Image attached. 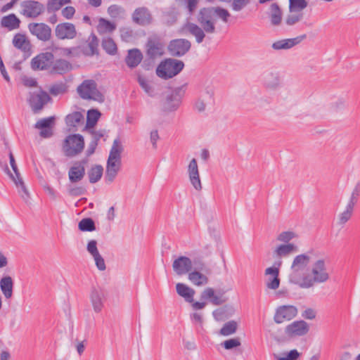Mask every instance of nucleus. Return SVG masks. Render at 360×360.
<instances>
[{
    "label": "nucleus",
    "mask_w": 360,
    "mask_h": 360,
    "mask_svg": "<svg viewBox=\"0 0 360 360\" xmlns=\"http://www.w3.org/2000/svg\"><path fill=\"white\" fill-rule=\"evenodd\" d=\"M329 278L325 260L320 259L312 264L311 274H307L302 276V282L300 284V287L309 288L313 287L315 283L326 282Z\"/></svg>",
    "instance_id": "nucleus-1"
},
{
    "label": "nucleus",
    "mask_w": 360,
    "mask_h": 360,
    "mask_svg": "<svg viewBox=\"0 0 360 360\" xmlns=\"http://www.w3.org/2000/svg\"><path fill=\"white\" fill-rule=\"evenodd\" d=\"M311 255V252H308L295 257L290 266L291 272L289 275L290 283L300 286V284L302 282L301 274L307 269L310 263Z\"/></svg>",
    "instance_id": "nucleus-2"
},
{
    "label": "nucleus",
    "mask_w": 360,
    "mask_h": 360,
    "mask_svg": "<svg viewBox=\"0 0 360 360\" xmlns=\"http://www.w3.org/2000/svg\"><path fill=\"white\" fill-rule=\"evenodd\" d=\"M184 63L181 60L167 58L162 61L156 69L157 75L164 79L172 78L177 75L184 68Z\"/></svg>",
    "instance_id": "nucleus-3"
},
{
    "label": "nucleus",
    "mask_w": 360,
    "mask_h": 360,
    "mask_svg": "<svg viewBox=\"0 0 360 360\" xmlns=\"http://www.w3.org/2000/svg\"><path fill=\"white\" fill-rule=\"evenodd\" d=\"M77 92L83 99L94 100L100 103L104 101V96L97 89V84L93 79L84 80L78 87Z\"/></svg>",
    "instance_id": "nucleus-4"
},
{
    "label": "nucleus",
    "mask_w": 360,
    "mask_h": 360,
    "mask_svg": "<svg viewBox=\"0 0 360 360\" xmlns=\"http://www.w3.org/2000/svg\"><path fill=\"white\" fill-rule=\"evenodd\" d=\"M184 96L182 87H177L165 94V98L161 101L162 110L166 112L176 110Z\"/></svg>",
    "instance_id": "nucleus-5"
},
{
    "label": "nucleus",
    "mask_w": 360,
    "mask_h": 360,
    "mask_svg": "<svg viewBox=\"0 0 360 360\" xmlns=\"http://www.w3.org/2000/svg\"><path fill=\"white\" fill-rule=\"evenodd\" d=\"M84 148V137L79 134L69 135L64 141L63 150L68 157L77 155L82 152Z\"/></svg>",
    "instance_id": "nucleus-6"
},
{
    "label": "nucleus",
    "mask_w": 360,
    "mask_h": 360,
    "mask_svg": "<svg viewBox=\"0 0 360 360\" xmlns=\"http://www.w3.org/2000/svg\"><path fill=\"white\" fill-rule=\"evenodd\" d=\"M21 13L27 18H36L45 11L44 4L38 1L26 0L21 3Z\"/></svg>",
    "instance_id": "nucleus-7"
},
{
    "label": "nucleus",
    "mask_w": 360,
    "mask_h": 360,
    "mask_svg": "<svg viewBox=\"0 0 360 360\" xmlns=\"http://www.w3.org/2000/svg\"><path fill=\"white\" fill-rule=\"evenodd\" d=\"M54 56L51 52L41 53L34 57L30 63L33 70H49L53 64Z\"/></svg>",
    "instance_id": "nucleus-8"
},
{
    "label": "nucleus",
    "mask_w": 360,
    "mask_h": 360,
    "mask_svg": "<svg viewBox=\"0 0 360 360\" xmlns=\"http://www.w3.org/2000/svg\"><path fill=\"white\" fill-rule=\"evenodd\" d=\"M191 47L190 41L186 39H176L172 40L168 45V51L174 57L184 56Z\"/></svg>",
    "instance_id": "nucleus-9"
},
{
    "label": "nucleus",
    "mask_w": 360,
    "mask_h": 360,
    "mask_svg": "<svg viewBox=\"0 0 360 360\" xmlns=\"http://www.w3.org/2000/svg\"><path fill=\"white\" fill-rule=\"evenodd\" d=\"M108 296L107 290L101 286L93 287L90 294V300L95 312H100Z\"/></svg>",
    "instance_id": "nucleus-10"
},
{
    "label": "nucleus",
    "mask_w": 360,
    "mask_h": 360,
    "mask_svg": "<svg viewBox=\"0 0 360 360\" xmlns=\"http://www.w3.org/2000/svg\"><path fill=\"white\" fill-rule=\"evenodd\" d=\"M262 85L269 91H276L281 86L279 72L274 70H266L262 76Z\"/></svg>",
    "instance_id": "nucleus-11"
},
{
    "label": "nucleus",
    "mask_w": 360,
    "mask_h": 360,
    "mask_svg": "<svg viewBox=\"0 0 360 360\" xmlns=\"http://www.w3.org/2000/svg\"><path fill=\"white\" fill-rule=\"evenodd\" d=\"M297 314V309L293 305L278 307L275 312L274 320L276 323H282L294 319Z\"/></svg>",
    "instance_id": "nucleus-12"
},
{
    "label": "nucleus",
    "mask_w": 360,
    "mask_h": 360,
    "mask_svg": "<svg viewBox=\"0 0 360 360\" xmlns=\"http://www.w3.org/2000/svg\"><path fill=\"white\" fill-rule=\"evenodd\" d=\"M30 33L39 40L48 41L51 38V28L43 22H32L28 25Z\"/></svg>",
    "instance_id": "nucleus-13"
},
{
    "label": "nucleus",
    "mask_w": 360,
    "mask_h": 360,
    "mask_svg": "<svg viewBox=\"0 0 360 360\" xmlns=\"http://www.w3.org/2000/svg\"><path fill=\"white\" fill-rule=\"evenodd\" d=\"M309 330V324L302 320L293 321L285 328V335L290 338L305 335Z\"/></svg>",
    "instance_id": "nucleus-14"
},
{
    "label": "nucleus",
    "mask_w": 360,
    "mask_h": 360,
    "mask_svg": "<svg viewBox=\"0 0 360 360\" xmlns=\"http://www.w3.org/2000/svg\"><path fill=\"white\" fill-rule=\"evenodd\" d=\"M50 100L51 97L46 91H40L30 94L29 103L34 113H38Z\"/></svg>",
    "instance_id": "nucleus-15"
},
{
    "label": "nucleus",
    "mask_w": 360,
    "mask_h": 360,
    "mask_svg": "<svg viewBox=\"0 0 360 360\" xmlns=\"http://www.w3.org/2000/svg\"><path fill=\"white\" fill-rule=\"evenodd\" d=\"M146 56L150 60H154L164 53L163 44L155 37H150L146 44Z\"/></svg>",
    "instance_id": "nucleus-16"
},
{
    "label": "nucleus",
    "mask_w": 360,
    "mask_h": 360,
    "mask_svg": "<svg viewBox=\"0 0 360 360\" xmlns=\"http://www.w3.org/2000/svg\"><path fill=\"white\" fill-rule=\"evenodd\" d=\"M55 34L59 39H72L77 35V30L72 23L63 22L56 25Z\"/></svg>",
    "instance_id": "nucleus-17"
},
{
    "label": "nucleus",
    "mask_w": 360,
    "mask_h": 360,
    "mask_svg": "<svg viewBox=\"0 0 360 360\" xmlns=\"http://www.w3.org/2000/svg\"><path fill=\"white\" fill-rule=\"evenodd\" d=\"M188 174L190 182L196 191L202 188L197 160L193 158L188 165Z\"/></svg>",
    "instance_id": "nucleus-18"
},
{
    "label": "nucleus",
    "mask_w": 360,
    "mask_h": 360,
    "mask_svg": "<svg viewBox=\"0 0 360 360\" xmlns=\"http://www.w3.org/2000/svg\"><path fill=\"white\" fill-rule=\"evenodd\" d=\"M282 262H275L274 265L277 264L278 267L271 266L268 267L265 270V275H269V277L266 281V285L269 289L276 290L280 285L279 276V266Z\"/></svg>",
    "instance_id": "nucleus-19"
},
{
    "label": "nucleus",
    "mask_w": 360,
    "mask_h": 360,
    "mask_svg": "<svg viewBox=\"0 0 360 360\" xmlns=\"http://www.w3.org/2000/svg\"><path fill=\"white\" fill-rule=\"evenodd\" d=\"M172 268L178 276L188 274L192 270V260L188 257L180 256L173 262Z\"/></svg>",
    "instance_id": "nucleus-20"
},
{
    "label": "nucleus",
    "mask_w": 360,
    "mask_h": 360,
    "mask_svg": "<svg viewBox=\"0 0 360 360\" xmlns=\"http://www.w3.org/2000/svg\"><path fill=\"white\" fill-rule=\"evenodd\" d=\"M307 35L304 34L295 38L278 40L272 44L271 47L276 51L288 50L299 44L305 39Z\"/></svg>",
    "instance_id": "nucleus-21"
},
{
    "label": "nucleus",
    "mask_w": 360,
    "mask_h": 360,
    "mask_svg": "<svg viewBox=\"0 0 360 360\" xmlns=\"http://www.w3.org/2000/svg\"><path fill=\"white\" fill-rule=\"evenodd\" d=\"M179 33L181 34H191L195 37L198 44L202 43L205 37V32L200 26L193 22L185 24L180 30Z\"/></svg>",
    "instance_id": "nucleus-22"
},
{
    "label": "nucleus",
    "mask_w": 360,
    "mask_h": 360,
    "mask_svg": "<svg viewBox=\"0 0 360 360\" xmlns=\"http://www.w3.org/2000/svg\"><path fill=\"white\" fill-rule=\"evenodd\" d=\"M153 20L149 10L146 7L136 8L132 14V20L141 26H146L151 23Z\"/></svg>",
    "instance_id": "nucleus-23"
},
{
    "label": "nucleus",
    "mask_w": 360,
    "mask_h": 360,
    "mask_svg": "<svg viewBox=\"0 0 360 360\" xmlns=\"http://www.w3.org/2000/svg\"><path fill=\"white\" fill-rule=\"evenodd\" d=\"M55 118L49 117L38 120L34 127L40 129V136L43 138H49L53 135L52 127L54 124Z\"/></svg>",
    "instance_id": "nucleus-24"
},
{
    "label": "nucleus",
    "mask_w": 360,
    "mask_h": 360,
    "mask_svg": "<svg viewBox=\"0 0 360 360\" xmlns=\"http://www.w3.org/2000/svg\"><path fill=\"white\" fill-rule=\"evenodd\" d=\"M4 171L9 175L11 179L15 183L16 187L18 189V193L22 197V198L24 200L25 202H27L30 199V193L22 178L20 177L18 179H15V176L10 172L6 164L4 165Z\"/></svg>",
    "instance_id": "nucleus-25"
},
{
    "label": "nucleus",
    "mask_w": 360,
    "mask_h": 360,
    "mask_svg": "<svg viewBox=\"0 0 360 360\" xmlns=\"http://www.w3.org/2000/svg\"><path fill=\"white\" fill-rule=\"evenodd\" d=\"M122 166V161H115L112 160H107L105 170V181L112 182L115 179Z\"/></svg>",
    "instance_id": "nucleus-26"
},
{
    "label": "nucleus",
    "mask_w": 360,
    "mask_h": 360,
    "mask_svg": "<svg viewBox=\"0 0 360 360\" xmlns=\"http://www.w3.org/2000/svg\"><path fill=\"white\" fill-rule=\"evenodd\" d=\"M14 281L10 276H4L0 279V289L6 299L13 297Z\"/></svg>",
    "instance_id": "nucleus-27"
},
{
    "label": "nucleus",
    "mask_w": 360,
    "mask_h": 360,
    "mask_svg": "<svg viewBox=\"0 0 360 360\" xmlns=\"http://www.w3.org/2000/svg\"><path fill=\"white\" fill-rule=\"evenodd\" d=\"M13 44L15 48L27 53V56L30 55L31 44L24 34H15L13 39Z\"/></svg>",
    "instance_id": "nucleus-28"
},
{
    "label": "nucleus",
    "mask_w": 360,
    "mask_h": 360,
    "mask_svg": "<svg viewBox=\"0 0 360 360\" xmlns=\"http://www.w3.org/2000/svg\"><path fill=\"white\" fill-rule=\"evenodd\" d=\"M71 68L72 65L68 61L64 59H58L53 61V64L50 68V73L63 75L70 70Z\"/></svg>",
    "instance_id": "nucleus-29"
},
{
    "label": "nucleus",
    "mask_w": 360,
    "mask_h": 360,
    "mask_svg": "<svg viewBox=\"0 0 360 360\" xmlns=\"http://www.w3.org/2000/svg\"><path fill=\"white\" fill-rule=\"evenodd\" d=\"M297 251V246L293 243L281 244L277 246L274 250V255L280 258L286 257Z\"/></svg>",
    "instance_id": "nucleus-30"
},
{
    "label": "nucleus",
    "mask_w": 360,
    "mask_h": 360,
    "mask_svg": "<svg viewBox=\"0 0 360 360\" xmlns=\"http://www.w3.org/2000/svg\"><path fill=\"white\" fill-rule=\"evenodd\" d=\"M208 274L199 271H191L188 274V279L196 286H203L209 283Z\"/></svg>",
    "instance_id": "nucleus-31"
},
{
    "label": "nucleus",
    "mask_w": 360,
    "mask_h": 360,
    "mask_svg": "<svg viewBox=\"0 0 360 360\" xmlns=\"http://www.w3.org/2000/svg\"><path fill=\"white\" fill-rule=\"evenodd\" d=\"M143 59V55L138 49H131L128 51L125 58V62L128 67L134 68L141 63Z\"/></svg>",
    "instance_id": "nucleus-32"
},
{
    "label": "nucleus",
    "mask_w": 360,
    "mask_h": 360,
    "mask_svg": "<svg viewBox=\"0 0 360 360\" xmlns=\"http://www.w3.org/2000/svg\"><path fill=\"white\" fill-rule=\"evenodd\" d=\"M176 290L177 294L182 297L186 302H193V296L195 293L194 289L188 287L184 283H178L176 285Z\"/></svg>",
    "instance_id": "nucleus-33"
},
{
    "label": "nucleus",
    "mask_w": 360,
    "mask_h": 360,
    "mask_svg": "<svg viewBox=\"0 0 360 360\" xmlns=\"http://www.w3.org/2000/svg\"><path fill=\"white\" fill-rule=\"evenodd\" d=\"M85 174V168L81 164H74L68 172L69 179L72 183L81 181Z\"/></svg>",
    "instance_id": "nucleus-34"
},
{
    "label": "nucleus",
    "mask_w": 360,
    "mask_h": 360,
    "mask_svg": "<svg viewBox=\"0 0 360 360\" xmlns=\"http://www.w3.org/2000/svg\"><path fill=\"white\" fill-rule=\"evenodd\" d=\"M124 150V147L119 139L114 140L112 146L110 150L108 160L122 161L121 154Z\"/></svg>",
    "instance_id": "nucleus-35"
},
{
    "label": "nucleus",
    "mask_w": 360,
    "mask_h": 360,
    "mask_svg": "<svg viewBox=\"0 0 360 360\" xmlns=\"http://www.w3.org/2000/svg\"><path fill=\"white\" fill-rule=\"evenodd\" d=\"M116 30V25L105 18H101L98 20L97 31L99 34L112 33Z\"/></svg>",
    "instance_id": "nucleus-36"
},
{
    "label": "nucleus",
    "mask_w": 360,
    "mask_h": 360,
    "mask_svg": "<svg viewBox=\"0 0 360 360\" xmlns=\"http://www.w3.org/2000/svg\"><path fill=\"white\" fill-rule=\"evenodd\" d=\"M20 21L13 13L2 18L1 24L2 27H7L9 30L18 28Z\"/></svg>",
    "instance_id": "nucleus-37"
},
{
    "label": "nucleus",
    "mask_w": 360,
    "mask_h": 360,
    "mask_svg": "<svg viewBox=\"0 0 360 360\" xmlns=\"http://www.w3.org/2000/svg\"><path fill=\"white\" fill-rule=\"evenodd\" d=\"M84 122V115L80 112H74L65 117V122L68 127H77Z\"/></svg>",
    "instance_id": "nucleus-38"
},
{
    "label": "nucleus",
    "mask_w": 360,
    "mask_h": 360,
    "mask_svg": "<svg viewBox=\"0 0 360 360\" xmlns=\"http://www.w3.org/2000/svg\"><path fill=\"white\" fill-rule=\"evenodd\" d=\"M98 39L94 34H91L88 39V47L84 50L86 56H94L98 53Z\"/></svg>",
    "instance_id": "nucleus-39"
},
{
    "label": "nucleus",
    "mask_w": 360,
    "mask_h": 360,
    "mask_svg": "<svg viewBox=\"0 0 360 360\" xmlns=\"http://www.w3.org/2000/svg\"><path fill=\"white\" fill-rule=\"evenodd\" d=\"M100 116L101 112L98 110H89L87 112L86 124L85 129L86 131H89V129H93L94 127L97 123Z\"/></svg>",
    "instance_id": "nucleus-40"
},
{
    "label": "nucleus",
    "mask_w": 360,
    "mask_h": 360,
    "mask_svg": "<svg viewBox=\"0 0 360 360\" xmlns=\"http://www.w3.org/2000/svg\"><path fill=\"white\" fill-rule=\"evenodd\" d=\"M192 271H199L205 274H211L212 269L206 264L202 259L195 257L192 260Z\"/></svg>",
    "instance_id": "nucleus-41"
},
{
    "label": "nucleus",
    "mask_w": 360,
    "mask_h": 360,
    "mask_svg": "<svg viewBox=\"0 0 360 360\" xmlns=\"http://www.w3.org/2000/svg\"><path fill=\"white\" fill-rule=\"evenodd\" d=\"M103 173V168L100 165H96L92 167L88 172L89 182L95 184L98 182L102 177Z\"/></svg>",
    "instance_id": "nucleus-42"
},
{
    "label": "nucleus",
    "mask_w": 360,
    "mask_h": 360,
    "mask_svg": "<svg viewBox=\"0 0 360 360\" xmlns=\"http://www.w3.org/2000/svg\"><path fill=\"white\" fill-rule=\"evenodd\" d=\"M197 20L198 21H216L213 8H203L200 9Z\"/></svg>",
    "instance_id": "nucleus-43"
},
{
    "label": "nucleus",
    "mask_w": 360,
    "mask_h": 360,
    "mask_svg": "<svg viewBox=\"0 0 360 360\" xmlns=\"http://www.w3.org/2000/svg\"><path fill=\"white\" fill-rule=\"evenodd\" d=\"M102 48L109 55H115L117 53V48L115 42L110 37L103 38L101 43Z\"/></svg>",
    "instance_id": "nucleus-44"
},
{
    "label": "nucleus",
    "mask_w": 360,
    "mask_h": 360,
    "mask_svg": "<svg viewBox=\"0 0 360 360\" xmlns=\"http://www.w3.org/2000/svg\"><path fill=\"white\" fill-rule=\"evenodd\" d=\"M238 324L235 321H230L224 323L220 329L219 334L224 336H228L236 333Z\"/></svg>",
    "instance_id": "nucleus-45"
},
{
    "label": "nucleus",
    "mask_w": 360,
    "mask_h": 360,
    "mask_svg": "<svg viewBox=\"0 0 360 360\" xmlns=\"http://www.w3.org/2000/svg\"><path fill=\"white\" fill-rule=\"evenodd\" d=\"M79 229L82 231H93L96 230V226L91 218H84L79 222Z\"/></svg>",
    "instance_id": "nucleus-46"
},
{
    "label": "nucleus",
    "mask_w": 360,
    "mask_h": 360,
    "mask_svg": "<svg viewBox=\"0 0 360 360\" xmlns=\"http://www.w3.org/2000/svg\"><path fill=\"white\" fill-rule=\"evenodd\" d=\"M108 13L112 18H122L125 14V10L120 6L113 4L108 7Z\"/></svg>",
    "instance_id": "nucleus-47"
},
{
    "label": "nucleus",
    "mask_w": 360,
    "mask_h": 360,
    "mask_svg": "<svg viewBox=\"0 0 360 360\" xmlns=\"http://www.w3.org/2000/svg\"><path fill=\"white\" fill-rule=\"evenodd\" d=\"M138 82L139 85L141 86V88L149 96L152 97L154 96V89L145 77L139 75Z\"/></svg>",
    "instance_id": "nucleus-48"
},
{
    "label": "nucleus",
    "mask_w": 360,
    "mask_h": 360,
    "mask_svg": "<svg viewBox=\"0 0 360 360\" xmlns=\"http://www.w3.org/2000/svg\"><path fill=\"white\" fill-rule=\"evenodd\" d=\"M354 207L349 205L346 206L345 210L340 214L338 217V223L340 225H343L347 223L352 216Z\"/></svg>",
    "instance_id": "nucleus-49"
},
{
    "label": "nucleus",
    "mask_w": 360,
    "mask_h": 360,
    "mask_svg": "<svg viewBox=\"0 0 360 360\" xmlns=\"http://www.w3.org/2000/svg\"><path fill=\"white\" fill-rule=\"evenodd\" d=\"M91 136V142H94L95 144L98 145L99 140L103 138L106 134L107 131L105 129H89L86 131Z\"/></svg>",
    "instance_id": "nucleus-50"
},
{
    "label": "nucleus",
    "mask_w": 360,
    "mask_h": 360,
    "mask_svg": "<svg viewBox=\"0 0 360 360\" xmlns=\"http://www.w3.org/2000/svg\"><path fill=\"white\" fill-rule=\"evenodd\" d=\"M359 195H360V182L357 183L356 185L354 186L347 205H349V206L354 208L355 205L358 202Z\"/></svg>",
    "instance_id": "nucleus-51"
},
{
    "label": "nucleus",
    "mask_w": 360,
    "mask_h": 360,
    "mask_svg": "<svg viewBox=\"0 0 360 360\" xmlns=\"http://www.w3.org/2000/svg\"><path fill=\"white\" fill-rule=\"evenodd\" d=\"M228 311H230L231 314H233L234 312V309L232 307L226 305L221 309L214 310L212 312V314L216 320L219 321L224 319L225 314Z\"/></svg>",
    "instance_id": "nucleus-52"
},
{
    "label": "nucleus",
    "mask_w": 360,
    "mask_h": 360,
    "mask_svg": "<svg viewBox=\"0 0 360 360\" xmlns=\"http://www.w3.org/2000/svg\"><path fill=\"white\" fill-rule=\"evenodd\" d=\"M283 356H280L278 354H274V356L276 360H297L300 354L297 349H292L287 354H283Z\"/></svg>",
    "instance_id": "nucleus-53"
},
{
    "label": "nucleus",
    "mask_w": 360,
    "mask_h": 360,
    "mask_svg": "<svg viewBox=\"0 0 360 360\" xmlns=\"http://www.w3.org/2000/svg\"><path fill=\"white\" fill-rule=\"evenodd\" d=\"M213 11H214V16L218 17L221 19V20L224 22H227L229 20V18L230 17L229 12L223 8L221 7H212Z\"/></svg>",
    "instance_id": "nucleus-54"
},
{
    "label": "nucleus",
    "mask_w": 360,
    "mask_h": 360,
    "mask_svg": "<svg viewBox=\"0 0 360 360\" xmlns=\"http://www.w3.org/2000/svg\"><path fill=\"white\" fill-rule=\"evenodd\" d=\"M290 11L304 9L308 3L306 0H289Z\"/></svg>",
    "instance_id": "nucleus-55"
},
{
    "label": "nucleus",
    "mask_w": 360,
    "mask_h": 360,
    "mask_svg": "<svg viewBox=\"0 0 360 360\" xmlns=\"http://www.w3.org/2000/svg\"><path fill=\"white\" fill-rule=\"evenodd\" d=\"M200 25H201V28L208 34H212L214 33L216 31L215 28V21H210V20H205V21H198Z\"/></svg>",
    "instance_id": "nucleus-56"
},
{
    "label": "nucleus",
    "mask_w": 360,
    "mask_h": 360,
    "mask_svg": "<svg viewBox=\"0 0 360 360\" xmlns=\"http://www.w3.org/2000/svg\"><path fill=\"white\" fill-rule=\"evenodd\" d=\"M49 91L53 96L62 94L67 91V86L64 83L56 84L51 86Z\"/></svg>",
    "instance_id": "nucleus-57"
},
{
    "label": "nucleus",
    "mask_w": 360,
    "mask_h": 360,
    "mask_svg": "<svg viewBox=\"0 0 360 360\" xmlns=\"http://www.w3.org/2000/svg\"><path fill=\"white\" fill-rule=\"evenodd\" d=\"M297 236L295 232L293 231H283L281 232L280 234L277 236V240L283 242L285 243H289V241L292 240Z\"/></svg>",
    "instance_id": "nucleus-58"
},
{
    "label": "nucleus",
    "mask_w": 360,
    "mask_h": 360,
    "mask_svg": "<svg viewBox=\"0 0 360 360\" xmlns=\"http://www.w3.org/2000/svg\"><path fill=\"white\" fill-rule=\"evenodd\" d=\"M222 345L226 349H231L240 345L239 338H231L225 340Z\"/></svg>",
    "instance_id": "nucleus-59"
},
{
    "label": "nucleus",
    "mask_w": 360,
    "mask_h": 360,
    "mask_svg": "<svg viewBox=\"0 0 360 360\" xmlns=\"http://www.w3.org/2000/svg\"><path fill=\"white\" fill-rule=\"evenodd\" d=\"M250 0H233L231 8L235 11H240L245 8Z\"/></svg>",
    "instance_id": "nucleus-60"
},
{
    "label": "nucleus",
    "mask_w": 360,
    "mask_h": 360,
    "mask_svg": "<svg viewBox=\"0 0 360 360\" xmlns=\"http://www.w3.org/2000/svg\"><path fill=\"white\" fill-rule=\"evenodd\" d=\"M60 2L58 0H50L47 3L46 9L48 13H52L57 11L62 8Z\"/></svg>",
    "instance_id": "nucleus-61"
},
{
    "label": "nucleus",
    "mask_w": 360,
    "mask_h": 360,
    "mask_svg": "<svg viewBox=\"0 0 360 360\" xmlns=\"http://www.w3.org/2000/svg\"><path fill=\"white\" fill-rule=\"evenodd\" d=\"M302 14H291L288 15L285 19V22L288 25H293L300 22L302 18Z\"/></svg>",
    "instance_id": "nucleus-62"
},
{
    "label": "nucleus",
    "mask_w": 360,
    "mask_h": 360,
    "mask_svg": "<svg viewBox=\"0 0 360 360\" xmlns=\"http://www.w3.org/2000/svg\"><path fill=\"white\" fill-rule=\"evenodd\" d=\"M120 36L123 41H129L132 36H133V31L127 27H122L120 30Z\"/></svg>",
    "instance_id": "nucleus-63"
},
{
    "label": "nucleus",
    "mask_w": 360,
    "mask_h": 360,
    "mask_svg": "<svg viewBox=\"0 0 360 360\" xmlns=\"http://www.w3.org/2000/svg\"><path fill=\"white\" fill-rule=\"evenodd\" d=\"M86 249L92 257L96 256V255L99 254L97 248V243L95 240H91L88 243Z\"/></svg>",
    "instance_id": "nucleus-64"
}]
</instances>
